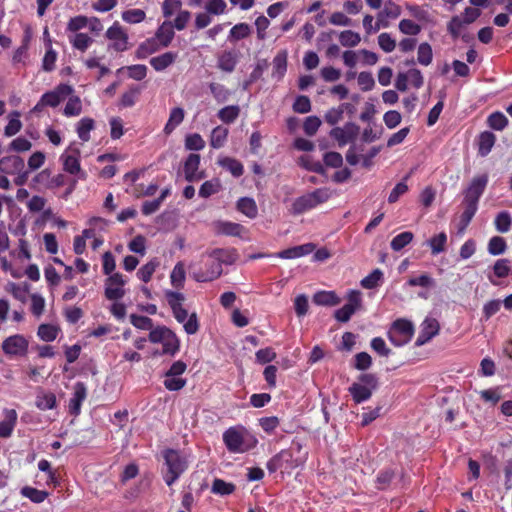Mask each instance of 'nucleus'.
Masks as SVG:
<instances>
[{"label":"nucleus","instance_id":"nucleus-1","mask_svg":"<svg viewBox=\"0 0 512 512\" xmlns=\"http://www.w3.org/2000/svg\"><path fill=\"white\" fill-rule=\"evenodd\" d=\"M223 442L231 453H245L256 447L258 440L244 427H229L223 433Z\"/></svg>","mask_w":512,"mask_h":512},{"label":"nucleus","instance_id":"nucleus-2","mask_svg":"<svg viewBox=\"0 0 512 512\" xmlns=\"http://www.w3.org/2000/svg\"><path fill=\"white\" fill-rule=\"evenodd\" d=\"M162 457L167 468L163 473V480L170 487L188 469V459L182 452L172 448L163 450Z\"/></svg>","mask_w":512,"mask_h":512},{"label":"nucleus","instance_id":"nucleus-3","mask_svg":"<svg viewBox=\"0 0 512 512\" xmlns=\"http://www.w3.org/2000/svg\"><path fill=\"white\" fill-rule=\"evenodd\" d=\"M149 341L154 344H162V354L176 355L180 350V340L170 328L159 325L149 333Z\"/></svg>","mask_w":512,"mask_h":512},{"label":"nucleus","instance_id":"nucleus-4","mask_svg":"<svg viewBox=\"0 0 512 512\" xmlns=\"http://www.w3.org/2000/svg\"><path fill=\"white\" fill-rule=\"evenodd\" d=\"M204 256L202 255V258ZM222 271L220 263L209 257L206 261L202 259L199 263L190 265V275L197 282L213 281L221 276Z\"/></svg>","mask_w":512,"mask_h":512},{"label":"nucleus","instance_id":"nucleus-5","mask_svg":"<svg viewBox=\"0 0 512 512\" xmlns=\"http://www.w3.org/2000/svg\"><path fill=\"white\" fill-rule=\"evenodd\" d=\"M414 335V326L407 319H397L388 332L390 342L397 346H404L410 342Z\"/></svg>","mask_w":512,"mask_h":512},{"label":"nucleus","instance_id":"nucleus-6","mask_svg":"<svg viewBox=\"0 0 512 512\" xmlns=\"http://www.w3.org/2000/svg\"><path fill=\"white\" fill-rule=\"evenodd\" d=\"M304 460L295 459L290 449H282L274 455L266 464L270 473H275L279 469L292 470L300 466Z\"/></svg>","mask_w":512,"mask_h":512},{"label":"nucleus","instance_id":"nucleus-7","mask_svg":"<svg viewBox=\"0 0 512 512\" xmlns=\"http://www.w3.org/2000/svg\"><path fill=\"white\" fill-rule=\"evenodd\" d=\"M29 342L22 334H14L3 340L1 348L9 358L24 357L28 353Z\"/></svg>","mask_w":512,"mask_h":512},{"label":"nucleus","instance_id":"nucleus-8","mask_svg":"<svg viewBox=\"0 0 512 512\" xmlns=\"http://www.w3.org/2000/svg\"><path fill=\"white\" fill-rule=\"evenodd\" d=\"M79 157L80 150L70 146L68 150L61 155L60 159L63 163L64 171L72 175H78L81 179H85L86 174L81 170Z\"/></svg>","mask_w":512,"mask_h":512},{"label":"nucleus","instance_id":"nucleus-9","mask_svg":"<svg viewBox=\"0 0 512 512\" xmlns=\"http://www.w3.org/2000/svg\"><path fill=\"white\" fill-rule=\"evenodd\" d=\"M165 298L177 322L184 323L188 317V311L183 307V302L185 301L184 294L177 291L167 290L165 292Z\"/></svg>","mask_w":512,"mask_h":512},{"label":"nucleus","instance_id":"nucleus-10","mask_svg":"<svg viewBox=\"0 0 512 512\" xmlns=\"http://www.w3.org/2000/svg\"><path fill=\"white\" fill-rule=\"evenodd\" d=\"M325 197L326 193L322 190H316L313 193L301 196L293 203V211L297 214L303 213L307 209H310L322 202Z\"/></svg>","mask_w":512,"mask_h":512},{"label":"nucleus","instance_id":"nucleus-11","mask_svg":"<svg viewBox=\"0 0 512 512\" xmlns=\"http://www.w3.org/2000/svg\"><path fill=\"white\" fill-rule=\"evenodd\" d=\"M359 126L355 123L348 122L344 127L333 128L330 132L332 138L338 141L340 146L345 145L348 142L354 141L359 134Z\"/></svg>","mask_w":512,"mask_h":512},{"label":"nucleus","instance_id":"nucleus-12","mask_svg":"<svg viewBox=\"0 0 512 512\" xmlns=\"http://www.w3.org/2000/svg\"><path fill=\"white\" fill-rule=\"evenodd\" d=\"M73 88L68 84H60L53 91L47 92L41 97V104L56 107L67 96L72 94Z\"/></svg>","mask_w":512,"mask_h":512},{"label":"nucleus","instance_id":"nucleus-13","mask_svg":"<svg viewBox=\"0 0 512 512\" xmlns=\"http://www.w3.org/2000/svg\"><path fill=\"white\" fill-rule=\"evenodd\" d=\"M125 281L123 279L122 274L114 273L108 277L106 280L105 287V296L109 300H118L121 299L125 292L123 286Z\"/></svg>","mask_w":512,"mask_h":512},{"label":"nucleus","instance_id":"nucleus-14","mask_svg":"<svg viewBox=\"0 0 512 512\" xmlns=\"http://www.w3.org/2000/svg\"><path fill=\"white\" fill-rule=\"evenodd\" d=\"M440 325L435 318H425L421 324V330L416 339L415 345L422 346L429 342L434 336L439 333Z\"/></svg>","mask_w":512,"mask_h":512},{"label":"nucleus","instance_id":"nucleus-15","mask_svg":"<svg viewBox=\"0 0 512 512\" xmlns=\"http://www.w3.org/2000/svg\"><path fill=\"white\" fill-rule=\"evenodd\" d=\"M106 37L114 41L112 44L114 50L120 52L127 50L128 35L117 22L106 31Z\"/></svg>","mask_w":512,"mask_h":512},{"label":"nucleus","instance_id":"nucleus-16","mask_svg":"<svg viewBox=\"0 0 512 512\" xmlns=\"http://www.w3.org/2000/svg\"><path fill=\"white\" fill-rule=\"evenodd\" d=\"M87 397V387L83 382H76L74 392L69 401V413L77 416L81 412V406Z\"/></svg>","mask_w":512,"mask_h":512},{"label":"nucleus","instance_id":"nucleus-17","mask_svg":"<svg viewBox=\"0 0 512 512\" xmlns=\"http://www.w3.org/2000/svg\"><path fill=\"white\" fill-rule=\"evenodd\" d=\"M205 255H207L209 258H213L214 260L218 261L220 263L221 267H222V264L232 265L239 258L238 252L234 248H228V249L216 248V249L211 250L210 252H206Z\"/></svg>","mask_w":512,"mask_h":512},{"label":"nucleus","instance_id":"nucleus-18","mask_svg":"<svg viewBox=\"0 0 512 512\" xmlns=\"http://www.w3.org/2000/svg\"><path fill=\"white\" fill-rule=\"evenodd\" d=\"M487 184V178L486 177H479L473 179L470 186L468 187L464 203H474L477 204L478 200L483 193L485 186Z\"/></svg>","mask_w":512,"mask_h":512},{"label":"nucleus","instance_id":"nucleus-19","mask_svg":"<svg viewBox=\"0 0 512 512\" xmlns=\"http://www.w3.org/2000/svg\"><path fill=\"white\" fill-rule=\"evenodd\" d=\"M200 165V155L191 153L184 163L185 179L189 182L200 180L203 178V173H197Z\"/></svg>","mask_w":512,"mask_h":512},{"label":"nucleus","instance_id":"nucleus-20","mask_svg":"<svg viewBox=\"0 0 512 512\" xmlns=\"http://www.w3.org/2000/svg\"><path fill=\"white\" fill-rule=\"evenodd\" d=\"M24 166V160L20 156L12 155L0 160V171L5 174L20 173Z\"/></svg>","mask_w":512,"mask_h":512},{"label":"nucleus","instance_id":"nucleus-21","mask_svg":"<svg viewBox=\"0 0 512 512\" xmlns=\"http://www.w3.org/2000/svg\"><path fill=\"white\" fill-rule=\"evenodd\" d=\"M238 63L237 54L234 51H223L217 59V67L226 73H231L235 70Z\"/></svg>","mask_w":512,"mask_h":512},{"label":"nucleus","instance_id":"nucleus-22","mask_svg":"<svg viewBox=\"0 0 512 512\" xmlns=\"http://www.w3.org/2000/svg\"><path fill=\"white\" fill-rule=\"evenodd\" d=\"M173 24L170 21L163 22L157 29L155 38L162 47H168L174 38Z\"/></svg>","mask_w":512,"mask_h":512},{"label":"nucleus","instance_id":"nucleus-23","mask_svg":"<svg viewBox=\"0 0 512 512\" xmlns=\"http://www.w3.org/2000/svg\"><path fill=\"white\" fill-rule=\"evenodd\" d=\"M16 423L17 412L14 409L6 410L4 420L0 421V437H10L16 426Z\"/></svg>","mask_w":512,"mask_h":512},{"label":"nucleus","instance_id":"nucleus-24","mask_svg":"<svg viewBox=\"0 0 512 512\" xmlns=\"http://www.w3.org/2000/svg\"><path fill=\"white\" fill-rule=\"evenodd\" d=\"M348 392L352 396L353 401L356 404L363 403L369 400L372 396L373 391L370 387L362 386V384L358 382H354L349 388Z\"/></svg>","mask_w":512,"mask_h":512},{"label":"nucleus","instance_id":"nucleus-25","mask_svg":"<svg viewBox=\"0 0 512 512\" xmlns=\"http://www.w3.org/2000/svg\"><path fill=\"white\" fill-rule=\"evenodd\" d=\"M217 235L238 237L243 241H250L251 237L245 226H218Z\"/></svg>","mask_w":512,"mask_h":512},{"label":"nucleus","instance_id":"nucleus-26","mask_svg":"<svg viewBox=\"0 0 512 512\" xmlns=\"http://www.w3.org/2000/svg\"><path fill=\"white\" fill-rule=\"evenodd\" d=\"M177 59V53L175 52H165L159 56L153 57L150 59V65L156 71H163L170 65H172Z\"/></svg>","mask_w":512,"mask_h":512},{"label":"nucleus","instance_id":"nucleus-27","mask_svg":"<svg viewBox=\"0 0 512 512\" xmlns=\"http://www.w3.org/2000/svg\"><path fill=\"white\" fill-rule=\"evenodd\" d=\"M313 302L320 306H336L341 302V299L334 291H319L314 294Z\"/></svg>","mask_w":512,"mask_h":512},{"label":"nucleus","instance_id":"nucleus-28","mask_svg":"<svg viewBox=\"0 0 512 512\" xmlns=\"http://www.w3.org/2000/svg\"><path fill=\"white\" fill-rule=\"evenodd\" d=\"M185 117V111L181 107H175L170 111L169 119L164 127V133L170 135L180 125Z\"/></svg>","mask_w":512,"mask_h":512},{"label":"nucleus","instance_id":"nucleus-29","mask_svg":"<svg viewBox=\"0 0 512 512\" xmlns=\"http://www.w3.org/2000/svg\"><path fill=\"white\" fill-rule=\"evenodd\" d=\"M287 70V51L282 50L273 59L272 77L280 80Z\"/></svg>","mask_w":512,"mask_h":512},{"label":"nucleus","instance_id":"nucleus-30","mask_svg":"<svg viewBox=\"0 0 512 512\" xmlns=\"http://www.w3.org/2000/svg\"><path fill=\"white\" fill-rule=\"evenodd\" d=\"M35 405L40 410H51L57 405L56 396L52 392H41L36 396Z\"/></svg>","mask_w":512,"mask_h":512},{"label":"nucleus","instance_id":"nucleus-31","mask_svg":"<svg viewBox=\"0 0 512 512\" xmlns=\"http://www.w3.org/2000/svg\"><path fill=\"white\" fill-rule=\"evenodd\" d=\"M159 50V44L156 38H150L139 45L135 52L137 59H145L149 55Z\"/></svg>","mask_w":512,"mask_h":512},{"label":"nucleus","instance_id":"nucleus-32","mask_svg":"<svg viewBox=\"0 0 512 512\" xmlns=\"http://www.w3.org/2000/svg\"><path fill=\"white\" fill-rule=\"evenodd\" d=\"M383 279L382 270L376 268L360 281V285L364 289H375L383 282Z\"/></svg>","mask_w":512,"mask_h":512},{"label":"nucleus","instance_id":"nucleus-33","mask_svg":"<svg viewBox=\"0 0 512 512\" xmlns=\"http://www.w3.org/2000/svg\"><path fill=\"white\" fill-rule=\"evenodd\" d=\"M496 141L495 135L490 131H484L479 136V154L486 156L490 153Z\"/></svg>","mask_w":512,"mask_h":512},{"label":"nucleus","instance_id":"nucleus-34","mask_svg":"<svg viewBox=\"0 0 512 512\" xmlns=\"http://www.w3.org/2000/svg\"><path fill=\"white\" fill-rule=\"evenodd\" d=\"M60 329L58 326L52 324H41L37 330V336L45 342L54 341L59 333Z\"/></svg>","mask_w":512,"mask_h":512},{"label":"nucleus","instance_id":"nucleus-35","mask_svg":"<svg viewBox=\"0 0 512 512\" xmlns=\"http://www.w3.org/2000/svg\"><path fill=\"white\" fill-rule=\"evenodd\" d=\"M238 210L249 218H255L257 215V206L252 198L244 197L237 202Z\"/></svg>","mask_w":512,"mask_h":512},{"label":"nucleus","instance_id":"nucleus-36","mask_svg":"<svg viewBox=\"0 0 512 512\" xmlns=\"http://www.w3.org/2000/svg\"><path fill=\"white\" fill-rule=\"evenodd\" d=\"M228 136V129L217 126L212 130L210 144L213 148L219 149L224 146Z\"/></svg>","mask_w":512,"mask_h":512},{"label":"nucleus","instance_id":"nucleus-37","mask_svg":"<svg viewBox=\"0 0 512 512\" xmlns=\"http://www.w3.org/2000/svg\"><path fill=\"white\" fill-rule=\"evenodd\" d=\"M240 114V107L238 105L225 106L218 111L219 119L224 123H233Z\"/></svg>","mask_w":512,"mask_h":512},{"label":"nucleus","instance_id":"nucleus-38","mask_svg":"<svg viewBox=\"0 0 512 512\" xmlns=\"http://www.w3.org/2000/svg\"><path fill=\"white\" fill-rule=\"evenodd\" d=\"M94 129V120L92 118H82L77 126L78 137L83 141L87 142L90 140V132Z\"/></svg>","mask_w":512,"mask_h":512},{"label":"nucleus","instance_id":"nucleus-39","mask_svg":"<svg viewBox=\"0 0 512 512\" xmlns=\"http://www.w3.org/2000/svg\"><path fill=\"white\" fill-rule=\"evenodd\" d=\"M91 237H94V229L89 228L83 230L82 235L76 236L74 238L73 248L77 255L84 253L86 248V240L91 239Z\"/></svg>","mask_w":512,"mask_h":512},{"label":"nucleus","instance_id":"nucleus-40","mask_svg":"<svg viewBox=\"0 0 512 512\" xmlns=\"http://www.w3.org/2000/svg\"><path fill=\"white\" fill-rule=\"evenodd\" d=\"M447 243V235L444 232H441L437 235H434L428 240V244L431 248L432 255H438L439 253L445 250V246Z\"/></svg>","mask_w":512,"mask_h":512},{"label":"nucleus","instance_id":"nucleus-41","mask_svg":"<svg viewBox=\"0 0 512 512\" xmlns=\"http://www.w3.org/2000/svg\"><path fill=\"white\" fill-rule=\"evenodd\" d=\"M185 267H184V264L182 262H178L172 272H171V275H170V279H171V284L173 285V287L177 288V289H180V288H183L184 286V281H185Z\"/></svg>","mask_w":512,"mask_h":512},{"label":"nucleus","instance_id":"nucleus-42","mask_svg":"<svg viewBox=\"0 0 512 512\" xmlns=\"http://www.w3.org/2000/svg\"><path fill=\"white\" fill-rule=\"evenodd\" d=\"M19 118H20V112H18V111H14L10 114L9 122L6 125L5 130H4V134L7 137H11V136L17 134L21 130L22 123Z\"/></svg>","mask_w":512,"mask_h":512},{"label":"nucleus","instance_id":"nucleus-43","mask_svg":"<svg viewBox=\"0 0 512 512\" xmlns=\"http://www.w3.org/2000/svg\"><path fill=\"white\" fill-rule=\"evenodd\" d=\"M235 485L233 483H228L222 479L216 478L211 487V492L218 495H230L234 492Z\"/></svg>","mask_w":512,"mask_h":512},{"label":"nucleus","instance_id":"nucleus-44","mask_svg":"<svg viewBox=\"0 0 512 512\" xmlns=\"http://www.w3.org/2000/svg\"><path fill=\"white\" fill-rule=\"evenodd\" d=\"M21 494L24 497H27L28 499H30L34 503H41L48 496V493L46 491L39 490V489L30 487V486L23 487L21 490Z\"/></svg>","mask_w":512,"mask_h":512},{"label":"nucleus","instance_id":"nucleus-45","mask_svg":"<svg viewBox=\"0 0 512 512\" xmlns=\"http://www.w3.org/2000/svg\"><path fill=\"white\" fill-rule=\"evenodd\" d=\"M488 125L494 130L502 131L508 125V119L502 112H494L488 117Z\"/></svg>","mask_w":512,"mask_h":512},{"label":"nucleus","instance_id":"nucleus-46","mask_svg":"<svg viewBox=\"0 0 512 512\" xmlns=\"http://www.w3.org/2000/svg\"><path fill=\"white\" fill-rule=\"evenodd\" d=\"M219 164L223 168L229 170L235 177H240L244 172L243 165L238 160L233 158L226 157L220 160Z\"/></svg>","mask_w":512,"mask_h":512},{"label":"nucleus","instance_id":"nucleus-47","mask_svg":"<svg viewBox=\"0 0 512 512\" xmlns=\"http://www.w3.org/2000/svg\"><path fill=\"white\" fill-rule=\"evenodd\" d=\"M507 244L503 237L493 236L488 243V252L491 255H501L506 251Z\"/></svg>","mask_w":512,"mask_h":512},{"label":"nucleus","instance_id":"nucleus-48","mask_svg":"<svg viewBox=\"0 0 512 512\" xmlns=\"http://www.w3.org/2000/svg\"><path fill=\"white\" fill-rule=\"evenodd\" d=\"M209 89L211 94L213 95L214 99L218 103H224L228 100L230 96V92L228 89L225 88L224 85L212 82L209 84Z\"/></svg>","mask_w":512,"mask_h":512},{"label":"nucleus","instance_id":"nucleus-49","mask_svg":"<svg viewBox=\"0 0 512 512\" xmlns=\"http://www.w3.org/2000/svg\"><path fill=\"white\" fill-rule=\"evenodd\" d=\"M251 33V28L246 23H239L236 24L232 29L230 30L229 34V40L230 41H238L241 39H244L248 37Z\"/></svg>","mask_w":512,"mask_h":512},{"label":"nucleus","instance_id":"nucleus-50","mask_svg":"<svg viewBox=\"0 0 512 512\" xmlns=\"http://www.w3.org/2000/svg\"><path fill=\"white\" fill-rule=\"evenodd\" d=\"M412 239L413 234L411 232H402L392 239L390 243L391 249L394 251H400L405 246H407L412 241Z\"/></svg>","mask_w":512,"mask_h":512},{"label":"nucleus","instance_id":"nucleus-51","mask_svg":"<svg viewBox=\"0 0 512 512\" xmlns=\"http://www.w3.org/2000/svg\"><path fill=\"white\" fill-rule=\"evenodd\" d=\"M131 324L141 330H153L155 327L153 326V320L147 316L131 314L130 315Z\"/></svg>","mask_w":512,"mask_h":512},{"label":"nucleus","instance_id":"nucleus-52","mask_svg":"<svg viewBox=\"0 0 512 512\" xmlns=\"http://www.w3.org/2000/svg\"><path fill=\"white\" fill-rule=\"evenodd\" d=\"M339 40L340 43L345 47H355L361 41V37L354 31L345 30L340 33Z\"/></svg>","mask_w":512,"mask_h":512},{"label":"nucleus","instance_id":"nucleus-53","mask_svg":"<svg viewBox=\"0 0 512 512\" xmlns=\"http://www.w3.org/2000/svg\"><path fill=\"white\" fill-rule=\"evenodd\" d=\"M82 112L81 100L77 96L71 97L65 105L64 115L67 117L78 116Z\"/></svg>","mask_w":512,"mask_h":512},{"label":"nucleus","instance_id":"nucleus-54","mask_svg":"<svg viewBox=\"0 0 512 512\" xmlns=\"http://www.w3.org/2000/svg\"><path fill=\"white\" fill-rule=\"evenodd\" d=\"M204 8L209 15H222L226 11L227 4L225 0H208Z\"/></svg>","mask_w":512,"mask_h":512},{"label":"nucleus","instance_id":"nucleus-55","mask_svg":"<svg viewBox=\"0 0 512 512\" xmlns=\"http://www.w3.org/2000/svg\"><path fill=\"white\" fill-rule=\"evenodd\" d=\"M417 54V60L421 65L428 66L432 62V48L428 43H421Z\"/></svg>","mask_w":512,"mask_h":512},{"label":"nucleus","instance_id":"nucleus-56","mask_svg":"<svg viewBox=\"0 0 512 512\" xmlns=\"http://www.w3.org/2000/svg\"><path fill=\"white\" fill-rule=\"evenodd\" d=\"M158 266V263L155 261H149L145 265H143L138 271L137 276L138 278L147 283L151 280L152 275L154 274L156 268Z\"/></svg>","mask_w":512,"mask_h":512},{"label":"nucleus","instance_id":"nucleus-57","mask_svg":"<svg viewBox=\"0 0 512 512\" xmlns=\"http://www.w3.org/2000/svg\"><path fill=\"white\" fill-rule=\"evenodd\" d=\"M204 147L205 141L198 133L190 134L185 139V148L187 150L199 151L202 150Z\"/></svg>","mask_w":512,"mask_h":512},{"label":"nucleus","instance_id":"nucleus-58","mask_svg":"<svg viewBox=\"0 0 512 512\" xmlns=\"http://www.w3.org/2000/svg\"><path fill=\"white\" fill-rule=\"evenodd\" d=\"M140 92L141 89L138 86L130 87L129 90L121 96L120 104L123 107H132Z\"/></svg>","mask_w":512,"mask_h":512},{"label":"nucleus","instance_id":"nucleus-59","mask_svg":"<svg viewBox=\"0 0 512 512\" xmlns=\"http://www.w3.org/2000/svg\"><path fill=\"white\" fill-rule=\"evenodd\" d=\"M510 261L502 258L498 259L493 266V273L498 278H505L510 274L511 268L509 266Z\"/></svg>","mask_w":512,"mask_h":512},{"label":"nucleus","instance_id":"nucleus-60","mask_svg":"<svg viewBox=\"0 0 512 512\" xmlns=\"http://www.w3.org/2000/svg\"><path fill=\"white\" fill-rule=\"evenodd\" d=\"M401 15V7L389 0L385 3L384 9L379 13L380 17L396 19Z\"/></svg>","mask_w":512,"mask_h":512},{"label":"nucleus","instance_id":"nucleus-61","mask_svg":"<svg viewBox=\"0 0 512 512\" xmlns=\"http://www.w3.org/2000/svg\"><path fill=\"white\" fill-rule=\"evenodd\" d=\"M163 384L169 391H179L186 385V379L178 376H165Z\"/></svg>","mask_w":512,"mask_h":512},{"label":"nucleus","instance_id":"nucleus-62","mask_svg":"<svg viewBox=\"0 0 512 512\" xmlns=\"http://www.w3.org/2000/svg\"><path fill=\"white\" fill-rule=\"evenodd\" d=\"M145 12L141 9H131L122 13V19L128 23H140L145 19Z\"/></svg>","mask_w":512,"mask_h":512},{"label":"nucleus","instance_id":"nucleus-63","mask_svg":"<svg viewBox=\"0 0 512 512\" xmlns=\"http://www.w3.org/2000/svg\"><path fill=\"white\" fill-rule=\"evenodd\" d=\"M279 424L280 420L277 416L262 417L259 419L260 427L268 434H272Z\"/></svg>","mask_w":512,"mask_h":512},{"label":"nucleus","instance_id":"nucleus-64","mask_svg":"<svg viewBox=\"0 0 512 512\" xmlns=\"http://www.w3.org/2000/svg\"><path fill=\"white\" fill-rule=\"evenodd\" d=\"M354 367L357 370L365 371L372 365V358L367 352H359L355 355Z\"/></svg>","mask_w":512,"mask_h":512}]
</instances>
